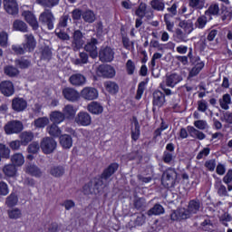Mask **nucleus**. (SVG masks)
<instances>
[{
  "instance_id": "obj_1",
  "label": "nucleus",
  "mask_w": 232,
  "mask_h": 232,
  "mask_svg": "<svg viewBox=\"0 0 232 232\" xmlns=\"http://www.w3.org/2000/svg\"><path fill=\"white\" fill-rule=\"evenodd\" d=\"M198 211H200V201L192 199L189 201L188 209L179 208L175 210L171 215V220H186L189 218L191 215H197Z\"/></svg>"
},
{
  "instance_id": "obj_2",
  "label": "nucleus",
  "mask_w": 232,
  "mask_h": 232,
  "mask_svg": "<svg viewBox=\"0 0 232 232\" xmlns=\"http://www.w3.org/2000/svg\"><path fill=\"white\" fill-rule=\"evenodd\" d=\"M177 182V170L175 169H168L162 175L161 184L164 188H174Z\"/></svg>"
},
{
  "instance_id": "obj_3",
  "label": "nucleus",
  "mask_w": 232,
  "mask_h": 232,
  "mask_svg": "<svg viewBox=\"0 0 232 232\" xmlns=\"http://www.w3.org/2000/svg\"><path fill=\"white\" fill-rule=\"evenodd\" d=\"M40 148L45 155H50V153H53V151H55V148H57V141H55L53 138H44L41 141Z\"/></svg>"
},
{
  "instance_id": "obj_4",
  "label": "nucleus",
  "mask_w": 232,
  "mask_h": 232,
  "mask_svg": "<svg viewBox=\"0 0 232 232\" xmlns=\"http://www.w3.org/2000/svg\"><path fill=\"white\" fill-rule=\"evenodd\" d=\"M23 122L19 121H11L6 123L5 126V131L6 135H14L17 133H21V131L24 130Z\"/></svg>"
},
{
  "instance_id": "obj_5",
  "label": "nucleus",
  "mask_w": 232,
  "mask_h": 232,
  "mask_svg": "<svg viewBox=\"0 0 232 232\" xmlns=\"http://www.w3.org/2000/svg\"><path fill=\"white\" fill-rule=\"evenodd\" d=\"M40 23L45 24L49 30H53V22L55 21V17H53V14L50 9L44 10L39 16Z\"/></svg>"
},
{
  "instance_id": "obj_6",
  "label": "nucleus",
  "mask_w": 232,
  "mask_h": 232,
  "mask_svg": "<svg viewBox=\"0 0 232 232\" xmlns=\"http://www.w3.org/2000/svg\"><path fill=\"white\" fill-rule=\"evenodd\" d=\"M74 122L78 126H90L92 124V116L86 111H80L75 116Z\"/></svg>"
},
{
  "instance_id": "obj_7",
  "label": "nucleus",
  "mask_w": 232,
  "mask_h": 232,
  "mask_svg": "<svg viewBox=\"0 0 232 232\" xmlns=\"http://www.w3.org/2000/svg\"><path fill=\"white\" fill-rule=\"evenodd\" d=\"M99 58L102 63H111L115 58V52L111 47H104L100 50Z\"/></svg>"
},
{
  "instance_id": "obj_8",
  "label": "nucleus",
  "mask_w": 232,
  "mask_h": 232,
  "mask_svg": "<svg viewBox=\"0 0 232 232\" xmlns=\"http://www.w3.org/2000/svg\"><path fill=\"white\" fill-rule=\"evenodd\" d=\"M193 67L189 71L188 77L189 79L193 77H197L202 70H204V66H206V63L200 60L199 57H196L195 60L192 62Z\"/></svg>"
},
{
  "instance_id": "obj_9",
  "label": "nucleus",
  "mask_w": 232,
  "mask_h": 232,
  "mask_svg": "<svg viewBox=\"0 0 232 232\" xmlns=\"http://www.w3.org/2000/svg\"><path fill=\"white\" fill-rule=\"evenodd\" d=\"M97 75L111 79L115 77V69L111 65L102 64L97 69Z\"/></svg>"
},
{
  "instance_id": "obj_10",
  "label": "nucleus",
  "mask_w": 232,
  "mask_h": 232,
  "mask_svg": "<svg viewBox=\"0 0 232 232\" xmlns=\"http://www.w3.org/2000/svg\"><path fill=\"white\" fill-rule=\"evenodd\" d=\"M4 8L10 15H17L19 14L17 0H4Z\"/></svg>"
},
{
  "instance_id": "obj_11",
  "label": "nucleus",
  "mask_w": 232,
  "mask_h": 232,
  "mask_svg": "<svg viewBox=\"0 0 232 232\" xmlns=\"http://www.w3.org/2000/svg\"><path fill=\"white\" fill-rule=\"evenodd\" d=\"M81 95L85 101H95L99 97V91L93 87H85L82 90Z\"/></svg>"
},
{
  "instance_id": "obj_12",
  "label": "nucleus",
  "mask_w": 232,
  "mask_h": 232,
  "mask_svg": "<svg viewBox=\"0 0 232 232\" xmlns=\"http://www.w3.org/2000/svg\"><path fill=\"white\" fill-rule=\"evenodd\" d=\"M25 42L23 44V47L26 52L32 53L35 50V47L37 46V41H35V37H34V34H24Z\"/></svg>"
},
{
  "instance_id": "obj_13",
  "label": "nucleus",
  "mask_w": 232,
  "mask_h": 232,
  "mask_svg": "<svg viewBox=\"0 0 232 232\" xmlns=\"http://www.w3.org/2000/svg\"><path fill=\"white\" fill-rule=\"evenodd\" d=\"M101 186H102V179H93L83 186V193L84 195H90L95 189H101Z\"/></svg>"
},
{
  "instance_id": "obj_14",
  "label": "nucleus",
  "mask_w": 232,
  "mask_h": 232,
  "mask_svg": "<svg viewBox=\"0 0 232 232\" xmlns=\"http://www.w3.org/2000/svg\"><path fill=\"white\" fill-rule=\"evenodd\" d=\"M182 82V76L177 73L167 74L165 79L166 86L169 88H175L176 84Z\"/></svg>"
},
{
  "instance_id": "obj_15",
  "label": "nucleus",
  "mask_w": 232,
  "mask_h": 232,
  "mask_svg": "<svg viewBox=\"0 0 232 232\" xmlns=\"http://www.w3.org/2000/svg\"><path fill=\"white\" fill-rule=\"evenodd\" d=\"M84 50L90 53L92 59L97 58L99 55V52L97 51V39L92 38L91 41L84 46Z\"/></svg>"
},
{
  "instance_id": "obj_16",
  "label": "nucleus",
  "mask_w": 232,
  "mask_h": 232,
  "mask_svg": "<svg viewBox=\"0 0 232 232\" xmlns=\"http://www.w3.org/2000/svg\"><path fill=\"white\" fill-rule=\"evenodd\" d=\"M0 91L5 97H12L15 90L14 89V83L10 81L2 82L0 84Z\"/></svg>"
},
{
  "instance_id": "obj_17",
  "label": "nucleus",
  "mask_w": 232,
  "mask_h": 232,
  "mask_svg": "<svg viewBox=\"0 0 232 232\" xmlns=\"http://www.w3.org/2000/svg\"><path fill=\"white\" fill-rule=\"evenodd\" d=\"M22 15L24 17L26 23L32 26L33 30H37V28H39L37 18H35V15L33 14L31 11H24Z\"/></svg>"
},
{
  "instance_id": "obj_18",
  "label": "nucleus",
  "mask_w": 232,
  "mask_h": 232,
  "mask_svg": "<svg viewBox=\"0 0 232 232\" xmlns=\"http://www.w3.org/2000/svg\"><path fill=\"white\" fill-rule=\"evenodd\" d=\"M84 45V40H82V33L77 30L73 34V41H72V50L77 52V50H81Z\"/></svg>"
},
{
  "instance_id": "obj_19",
  "label": "nucleus",
  "mask_w": 232,
  "mask_h": 232,
  "mask_svg": "<svg viewBox=\"0 0 232 232\" xmlns=\"http://www.w3.org/2000/svg\"><path fill=\"white\" fill-rule=\"evenodd\" d=\"M28 106L26 101L23 98H14L12 101V108L14 111H24Z\"/></svg>"
},
{
  "instance_id": "obj_20",
  "label": "nucleus",
  "mask_w": 232,
  "mask_h": 232,
  "mask_svg": "<svg viewBox=\"0 0 232 232\" xmlns=\"http://www.w3.org/2000/svg\"><path fill=\"white\" fill-rule=\"evenodd\" d=\"M69 82L72 86H84L86 84V76L82 73H74L70 76Z\"/></svg>"
},
{
  "instance_id": "obj_21",
  "label": "nucleus",
  "mask_w": 232,
  "mask_h": 232,
  "mask_svg": "<svg viewBox=\"0 0 232 232\" xmlns=\"http://www.w3.org/2000/svg\"><path fill=\"white\" fill-rule=\"evenodd\" d=\"M63 95L64 99H66L67 101H71L72 102L79 99V92L75 91V89L68 87L63 90Z\"/></svg>"
},
{
  "instance_id": "obj_22",
  "label": "nucleus",
  "mask_w": 232,
  "mask_h": 232,
  "mask_svg": "<svg viewBox=\"0 0 232 232\" xmlns=\"http://www.w3.org/2000/svg\"><path fill=\"white\" fill-rule=\"evenodd\" d=\"M25 173L32 175V177H36L37 179L43 177V171H41V169L34 163H28L25 166Z\"/></svg>"
},
{
  "instance_id": "obj_23",
  "label": "nucleus",
  "mask_w": 232,
  "mask_h": 232,
  "mask_svg": "<svg viewBox=\"0 0 232 232\" xmlns=\"http://www.w3.org/2000/svg\"><path fill=\"white\" fill-rule=\"evenodd\" d=\"M49 119L53 124H62L66 120L63 113L59 111H52L49 114Z\"/></svg>"
},
{
  "instance_id": "obj_24",
  "label": "nucleus",
  "mask_w": 232,
  "mask_h": 232,
  "mask_svg": "<svg viewBox=\"0 0 232 232\" xmlns=\"http://www.w3.org/2000/svg\"><path fill=\"white\" fill-rule=\"evenodd\" d=\"M87 110L88 111H90V113H92L93 115H101V113L104 111V108L102 107V105H101V103L97 102H92L91 103H89L87 106Z\"/></svg>"
},
{
  "instance_id": "obj_25",
  "label": "nucleus",
  "mask_w": 232,
  "mask_h": 232,
  "mask_svg": "<svg viewBox=\"0 0 232 232\" xmlns=\"http://www.w3.org/2000/svg\"><path fill=\"white\" fill-rule=\"evenodd\" d=\"M164 102H166L164 93L160 91H155L153 93V105L160 108L164 105Z\"/></svg>"
},
{
  "instance_id": "obj_26",
  "label": "nucleus",
  "mask_w": 232,
  "mask_h": 232,
  "mask_svg": "<svg viewBox=\"0 0 232 232\" xmlns=\"http://www.w3.org/2000/svg\"><path fill=\"white\" fill-rule=\"evenodd\" d=\"M78 109L72 104H67L63 109V113L65 119H73L77 113Z\"/></svg>"
},
{
  "instance_id": "obj_27",
  "label": "nucleus",
  "mask_w": 232,
  "mask_h": 232,
  "mask_svg": "<svg viewBox=\"0 0 232 232\" xmlns=\"http://www.w3.org/2000/svg\"><path fill=\"white\" fill-rule=\"evenodd\" d=\"M187 130L188 131V134L192 137V139H198V140H204V139H206V134L197 130L193 126H188Z\"/></svg>"
},
{
  "instance_id": "obj_28",
  "label": "nucleus",
  "mask_w": 232,
  "mask_h": 232,
  "mask_svg": "<svg viewBox=\"0 0 232 232\" xmlns=\"http://www.w3.org/2000/svg\"><path fill=\"white\" fill-rule=\"evenodd\" d=\"M60 144L65 150H70L73 146V139L68 134H63L60 136Z\"/></svg>"
},
{
  "instance_id": "obj_29",
  "label": "nucleus",
  "mask_w": 232,
  "mask_h": 232,
  "mask_svg": "<svg viewBox=\"0 0 232 232\" xmlns=\"http://www.w3.org/2000/svg\"><path fill=\"white\" fill-rule=\"evenodd\" d=\"M117 169H119V164L117 163L111 164L102 174V179L106 180L110 179V177H111V175H113V173L117 171Z\"/></svg>"
},
{
  "instance_id": "obj_30",
  "label": "nucleus",
  "mask_w": 232,
  "mask_h": 232,
  "mask_svg": "<svg viewBox=\"0 0 232 232\" xmlns=\"http://www.w3.org/2000/svg\"><path fill=\"white\" fill-rule=\"evenodd\" d=\"M46 131L51 137H61V134L63 133V130L57 126V123H52L47 126Z\"/></svg>"
},
{
  "instance_id": "obj_31",
  "label": "nucleus",
  "mask_w": 232,
  "mask_h": 232,
  "mask_svg": "<svg viewBox=\"0 0 232 232\" xmlns=\"http://www.w3.org/2000/svg\"><path fill=\"white\" fill-rule=\"evenodd\" d=\"M3 173L5 177H15L17 175V169L13 164H7L4 166Z\"/></svg>"
},
{
  "instance_id": "obj_32",
  "label": "nucleus",
  "mask_w": 232,
  "mask_h": 232,
  "mask_svg": "<svg viewBox=\"0 0 232 232\" xmlns=\"http://www.w3.org/2000/svg\"><path fill=\"white\" fill-rule=\"evenodd\" d=\"M13 28L16 32H22L23 34H26V32H28V25H26V23L21 20L14 21L13 24Z\"/></svg>"
},
{
  "instance_id": "obj_33",
  "label": "nucleus",
  "mask_w": 232,
  "mask_h": 232,
  "mask_svg": "<svg viewBox=\"0 0 232 232\" xmlns=\"http://www.w3.org/2000/svg\"><path fill=\"white\" fill-rule=\"evenodd\" d=\"M11 162L14 167H21L24 164V156L21 153H15L11 157Z\"/></svg>"
},
{
  "instance_id": "obj_34",
  "label": "nucleus",
  "mask_w": 232,
  "mask_h": 232,
  "mask_svg": "<svg viewBox=\"0 0 232 232\" xmlns=\"http://www.w3.org/2000/svg\"><path fill=\"white\" fill-rule=\"evenodd\" d=\"M104 86L106 91L111 95H115V93L119 92V85L115 82H106Z\"/></svg>"
},
{
  "instance_id": "obj_35",
  "label": "nucleus",
  "mask_w": 232,
  "mask_h": 232,
  "mask_svg": "<svg viewBox=\"0 0 232 232\" xmlns=\"http://www.w3.org/2000/svg\"><path fill=\"white\" fill-rule=\"evenodd\" d=\"M150 6L157 12H164L166 4L164 3V0H152L150 1Z\"/></svg>"
},
{
  "instance_id": "obj_36",
  "label": "nucleus",
  "mask_w": 232,
  "mask_h": 232,
  "mask_svg": "<svg viewBox=\"0 0 232 232\" xmlns=\"http://www.w3.org/2000/svg\"><path fill=\"white\" fill-rule=\"evenodd\" d=\"M20 141L23 146H26L28 142H32L34 140V133L24 131L20 134Z\"/></svg>"
},
{
  "instance_id": "obj_37",
  "label": "nucleus",
  "mask_w": 232,
  "mask_h": 232,
  "mask_svg": "<svg viewBox=\"0 0 232 232\" xmlns=\"http://www.w3.org/2000/svg\"><path fill=\"white\" fill-rule=\"evenodd\" d=\"M8 218H11V220H19L23 217V211L21 209L14 208L12 209H9L7 211Z\"/></svg>"
},
{
  "instance_id": "obj_38",
  "label": "nucleus",
  "mask_w": 232,
  "mask_h": 232,
  "mask_svg": "<svg viewBox=\"0 0 232 232\" xmlns=\"http://www.w3.org/2000/svg\"><path fill=\"white\" fill-rule=\"evenodd\" d=\"M48 124H50V119H48V117H41L34 121V128H46Z\"/></svg>"
},
{
  "instance_id": "obj_39",
  "label": "nucleus",
  "mask_w": 232,
  "mask_h": 232,
  "mask_svg": "<svg viewBox=\"0 0 232 232\" xmlns=\"http://www.w3.org/2000/svg\"><path fill=\"white\" fill-rule=\"evenodd\" d=\"M215 188L218 190L219 197H226L227 195V188L222 184V180H216Z\"/></svg>"
},
{
  "instance_id": "obj_40",
  "label": "nucleus",
  "mask_w": 232,
  "mask_h": 232,
  "mask_svg": "<svg viewBox=\"0 0 232 232\" xmlns=\"http://www.w3.org/2000/svg\"><path fill=\"white\" fill-rule=\"evenodd\" d=\"M59 1L61 0H36V3L45 8H53V6H57V5H59Z\"/></svg>"
},
{
  "instance_id": "obj_41",
  "label": "nucleus",
  "mask_w": 232,
  "mask_h": 232,
  "mask_svg": "<svg viewBox=\"0 0 232 232\" xmlns=\"http://www.w3.org/2000/svg\"><path fill=\"white\" fill-rule=\"evenodd\" d=\"M50 175L53 177H63L64 175V167L63 166H53L50 169Z\"/></svg>"
},
{
  "instance_id": "obj_42",
  "label": "nucleus",
  "mask_w": 232,
  "mask_h": 232,
  "mask_svg": "<svg viewBox=\"0 0 232 232\" xmlns=\"http://www.w3.org/2000/svg\"><path fill=\"white\" fill-rule=\"evenodd\" d=\"M82 17L85 23H94L96 16L95 13L92 10H87L82 13Z\"/></svg>"
},
{
  "instance_id": "obj_43",
  "label": "nucleus",
  "mask_w": 232,
  "mask_h": 232,
  "mask_svg": "<svg viewBox=\"0 0 232 232\" xmlns=\"http://www.w3.org/2000/svg\"><path fill=\"white\" fill-rule=\"evenodd\" d=\"M219 104L222 110H229V104H231V96L229 94L223 95L219 100Z\"/></svg>"
},
{
  "instance_id": "obj_44",
  "label": "nucleus",
  "mask_w": 232,
  "mask_h": 232,
  "mask_svg": "<svg viewBox=\"0 0 232 232\" xmlns=\"http://www.w3.org/2000/svg\"><path fill=\"white\" fill-rule=\"evenodd\" d=\"M164 214V208L160 204H156L152 208L148 211L149 217L153 215H162Z\"/></svg>"
},
{
  "instance_id": "obj_45",
  "label": "nucleus",
  "mask_w": 232,
  "mask_h": 232,
  "mask_svg": "<svg viewBox=\"0 0 232 232\" xmlns=\"http://www.w3.org/2000/svg\"><path fill=\"white\" fill-rule=\"evenodd\" d=\"M148 9V5L145 3H140L139 7L135 11V14L140 19H144L146 15V10Z\"/></svg>"
},
{
  "instance_id": "obj_46",
  "label": "nucleus",
  "mask_w": 232,
  "mask_h": 232,
  "mask_svg": "<svg viewBox=\"0 0 232 232\" xmlns=\"http://www.w3.org/2000/svg\"><path fill=\"white\" fill-rule=\"evenodd\" d=\"M10 148L3 143H0V159H10Z\"/></svg>"
},
{
  "instance_id": "obj_47",
  "label": "nucleus",
  "mask_w": 232,
  "mask_h": 232,
  "mask_svg": "<svg viewBox=\"0 0 232 232\" xmlns=\"http://www.w3.org/2000/svg\"><path fill=\"white\" fill-rule=\"evenodd\" d=\"M17 202H19V198L14 193L10 194V196L7 197L5 200V204L8 206V208H14V206H17Z\"/></svg>"
},
{
  "instance_id": "obj_48",
  "label": "nucleus",
  "mask_w": 232,
  "mask_h": 232,
  "mask_svg": "<svg viewBox=\"0 0 232 232\" xmlns=\"http://www.w3.org/2000/svg\"><path fill=\"white\" fill-rule=\"evenodd\" d=\"M126 72L128 75H133L135 73V70H137V67L135 66V63L131 60H128L125 64Z\"/></svg>"
},
{
  "instance_id": "obj_49",
  "label": "nucleus",
  "mask_w": 232,
  "mask_h": 232,
  "mask_svg": "<svg viewBox=\"0 0 232 232\" xmlns=\"http://www.w3.org/2000/svg\"><path fill=\"white\" fill-rule=\"evenodd\" d=\"M15 64L19 68L26 69L32 64V63L28 59L21 58V59L15 60Z\"/></svg>"
},
{
  "instance_id": "obj_50",
  "label": "nucleus",
  "mask_w": 232,
  "mask_h": 232,
  "mask_svg": "<svg viewBox=\"0 0 232 232\" xmlns=\"http://www.w3.org/2000/svg\"><path fill=\"white\" fill-rule=\"evenodd\" d=\"M171 15L164 14V23L167 26L168 32H173V28L175 27V23L171 22Z\"/></svg>"
},
{
  "instance_id": "obj_51",
  "label": "nucleus",
  "mask_w": 232,
  "mask_h": 232,
  "mask_svg": "<svg viewBox=\"0 0 232 232\" xmlns=\"http://www.w3.org/2000/svg\"><path fill=\"white\" fill-rule=\"evenodd\" d=\"M219 12L220 6L218 5V4L214 3L209 5L207 14H210V15H218Z\"/></svg>"
},
{
  "instance_id": "obj_52",
  "label": "nucleus",
  "mask_w": 232,
  "mask_h": 232,
  "mask_svg": "<svg viewBox=\"0 0 232 232\" xmlns=\"http://www.w3.org/2000/svg\"><path fill=\"white\" fill-rule=\"evenodd\" d=\"M139 137H140V127L139 126V122H135L134 129L131 130V139L133 140H139Z\"/></svg>"
},
{
  "instance_id": "obj_53",
  "label": "nucleus",
  "mask_w": 232,
  "mask_h": 232,
  "mask_svg": "<svg viewBox=\"0 0 232 232\" xmlns=\"http://www.w3.org/2000/svg\"><path fill=\"white\" fill-rule=\"evenodd\" d=\"M0 46L6 48L8 46V33L5 31L0 32Z\"/></svg>"
},
{
  "instance_id": "obj_54",
  "label": "nucleus",
  "mask_w": 232,
  "mask_h": 232,
  "mask_svg": "<svg viewBox=\"0 0 232 232\" xmlns=\"http://www.w3.org/2000/svg\"><path fill=\"white\" fill-rule=\"evenodd\" d=\"M5 73L9 77H15V75H19V70L14 66H7L5 68Z\"/></svg>"
},
{
  "instance_id": "obj_55",
  "label": "nucleus",
  "mask_w": 232,
  "mask_h": 232,
  "mask_svg": "<svg viewBox=\"0 0 232 232\" xmlns=\"http://www.w3.org/2000/svg\"><path fill=\"white\" fill-rule=\"evenodd\" d=\"M179 8V3H174L170 7L167 8V14L170 15V18L173 19V17H175V15H177V14L179 13L177 11V9Z\"/></svg>"
},
{
  "instance_id": "obj_56",
  "label": "nucleus",
  "mask_w": 232,
  "mask_h": 232,
  "mask_svg": "<svg viewBox=\"0 0 232 232\" xmlns=\"http://www.w3.org/2000/svg\"><path fill=\"white\" fill-rule=\"evenodd\" d=\"M144 90H146V83L144 82H141L137 90L136 99L137 101H140L142 99V95L144 93Z\"/></svg>"
},
{
  "instance_id": "obj_57",
  "label": "nucleus",
  "mask_w": 232,
  "mask_h": 232,
  "mask_svg": "<svg viewBox=\"0 0 232 232\" xmlns=\"http://www.w3.org/2000/svg\"><path fill=\"white\" fill-rule=\"evenodd\" d=\"M10 193V188H8V184L5 181H0V195L3 197H6Z\"/></svg>"
},
{
  "instance_id": "obj_58",
  "label": "nucleus",
  "mask_w": 232,
  "mask_h": 232,
  "mask_svg": "<svg viewBox=\"0 0 232 232\" xmlns=\"http://www.w3.org/2000/svg\"><path fill=\"white\" fill-rule=\"evenodd\" d=\"M194 126L195 128H198V130H208V121L204 120H198L194 121Z\"/></svg>"
},
{
  "instance_id": "obj_59",
  "label": "nucleus",
  "mask_w": 232,
  "mask_h": 232,
  "mask_svg": "<svg viewBox=\"0 0 232 232\" xmlns=\"http://www.w3.org/2000/svg\"><path fill=\"white\" fill-rule=\"evenodd\" d=\"M208 24V18L206 16H199L196 22L197 28L202 29Z\"/></svg>"
},
{
  "instance_id": "obj_60",
  "label": "nucleus",
  "mask_w": 232,
  "mask_h": 232,
  "mask_svg": "<svg viewBox=\"0 0 232 232\" xmlns=\"http://www.w3.org/2000/svg\"><path fill=\"white\" fill-rule=\"evenodd\" d=\"M209 153H211V149L206 147L198 153L197 160H202V159H204V157H208V155H209Z\"/></svg>"
},
{
  "instance_id": "obj_61",
  "label": "nucleus",
  "mask_w": 232,
  "mask_h": 232,
  "mask_svg": "<svg viewBox=\"0 0 232 232\" xmlns=\"http://www.w3.org/2000/svg\"><path fill=\"white\" fill-rule=\"evenodd\" d=\"M232 217L231 215L225 213L219 218V222L223 224V226H226L227 227L228 224L227 222H231Z\"/></svg>"
},
{
  "instance_id": "obj_62",
  "label": "nucleus",
  "mask_w": 232,
  "mask_h": 232,
  "mask_svg": "<svg viewBox=\"0 0 232 232\" xmlns=\"http://www.w3.org/2000/svg\"><path fill=\"white\" fill-rule=\"evenodd\" d=\"M41 148V145H39V142H33L28 146V152L29 153H37Z\"/></svg>"
},
{
  "instance_id": "obj_63",
  "label": "nucleus",
  "mask_w": 232,
  "mask_h": 232,
  "mask_svg": "<svg viewBox=\"0 0 232 232\" xmlns=\"http://www.w3.org/2000/svg\"><path fill=\"white\" fill-rule=\"evenodd\" d=\"M198 110L202 113L206 112L208 111V102L206 100L198 102Z\"/></svg>"
},
{
  "instance_id": "obj_64",
  "label": "nucleus",
  "mask_w": 232,
  "mask_h": 232,
  "mask_svg": "<svg viewBox=\"0 0 232 232\" xmlns=\"http://www.w3.org/2000/svg\"><path fill=\"white\" fill-rule=\"evenodd\" d=\"M136 209H142L146 206V200L142 198H136L134 201Z\"/></svg>"
}]
</instances>
